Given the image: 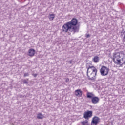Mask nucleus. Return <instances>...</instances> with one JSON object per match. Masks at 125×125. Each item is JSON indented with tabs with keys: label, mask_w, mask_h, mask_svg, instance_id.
<instances>
[{
	"label": "nucleus",
	"mask_w": 125,
	"mask_h": 125,
	"mask_svg": "<svg viewBox=\"0 0 125 125\" xmlns=\"http://www.w3.org/2000/svg\"><path fill=\"white\" fill-rule=\"evenodd\" d=\"M78 24V20L73 18L70 21L65 23L62 27V31L67 33L68 31L73 32V33H78L79 32V27L76 26Z\"/></svg>",
	"instance_id": "nucleus-1"
},
{
	"label": "nucleus",
	"mask_w": 125,
	"mask_h": 125,
	"mask_svg": "<svg viewBox=\"0 0 125 125\" xmlns=\"http://www.w3.org/2000/svg\"><path fill=\"white\" fill-rule=\"evenodd\" d=\"M121 56H123V54L119 52L114 53L113 54V61L115 63L118 64V65L125 64V58L123 57L121 59Z\"/></svg>",
	"instance_id": "nucleus-2"
},
{
	"label": "nucleus",
	"mask_w": 125,
	"mask_h": 125,
	"mask_svg": "<svg viewBox=\"0 0 125 125\" xmlns=\"http://www.w3.org/2000/svg\"><path fill=\"white\" fill-rule=\"evenodd\" d=\"M97 73V69L94 67H89L87 71V75L90 80H93L96 76Z\"/></svg>",
	"instance_id": "nucleus-3"
},
{
	"label": "nucleus",
	"mask_w": 125,
	"mask_h": 125,
	"mask_svg": "<svg viewBox=\"0 0 125 125\" xmlns=\"http://www.w3.org/2000/svg\"><path fill=\"white\" fill-rule=\"evenodd\" d=\"M100 73L102 76H107L109 73V69L106 66H102L100 69Z\"/></svg>",
	"instance_id": "nucleus-4"
},
{
	"label": "nucleus",
	"mask_w": 125,
	"mask_h": 125,
	"mask_svg": "<svg viewBox=\"0 0 125 125\" xmlns=\"http://www.w3.org/2000/svg\"><path fill=\"white\" fill-rule=\"evenodd\" d=\"M92 117V111L87 110V111L85 112L83 114V118L84 119H86L88 120L89 118H91Z\"/></svg>",
	"instance_id": "nucleus-5"
},
{
	"label": "nucleus",
	"mask_w": 125,
	"mask_h": 125,
	"mask_svg": "<svg viewBox=\"0 0 125 125\" xmlns=\"http://www.w3.org/2000/svg\"><path fill=\"white\" fill-rule=\"evenodd\" d=\"M91 102L93 104H97L99 102V98L98 97L94 96L91 99Z\"/></svg>",
	"instance_id": "nucleus-6"
},
{
	"label": "nucleus",
	"mask_w": 125,
	"mask_h": 125,
	"mask_svg": "<svg viewBox=\"0 0 125 125\" xmlns=\"http://www.w3.org/2000/svg\"><path fill=\"white\" fill-rule=\"evenodd\" d=\"M75 95L76 96H78V97H81V96H82V92L81 89H77L75 91Z\"/></svg>",
	"instance_id": "nucleus-7"
},
{
	"label": "nucleus",
	"mask_w": 125,
	"mask_h": 125,
	"mask_svg": "<svg viewBox=\"0 0 125 125\" xmlns=\"http://www.w3.org/2000/svg\"><path fill=\"white\" fill-rule=\"evenodd\" d=\"M35 52H36L35 51V50L31 49L28 51V55L29 56H34V55H35Z\"/></svg>",
	"instance_id": "nucleus-8"
},
{
	"label": "nucleus",
	"mask_w": 125,
	"mask_h": 125,
	"mask_svg": "<svg viewBox=\"0 0 125 125\" xmlns=\"http://www.w3.org/2000/svg\"><path fill=\"white\" fill-rule=\"evenodd\" d=\"M94 96V94H93L92 93H89V92H88L87 93V98H93Z\"/></svg>",
	"instance_id": "nucleus-9"
},
{
	"label": "nucleus",
	"mask_w": 125,
	"mask_h": 125,
	"mask_svg": "<svg viewBox=\"0 0 125 125\" xmlns=\"http://www.w3.org/2000/svg\"><path fill=\"white\" fill-rule=\"evenodd\" d=\"M93 60L95 63H98L99 62V57L98 56H95Z\"/></svg>",
	"instance_id": "nucleus-10"
},
{
	"label": "nucleus",
	"mask_w": 125,
	"mask_h": 125,
	"mask_svg": "<svg viewBox=\"0 0 125 125\" xmlns=\"http://www.w3.org/2000/svg\"><path fill=\"white\" fill-rule=\"evenodd\" d=\"M37 119H43V118H44V116H43V115H42V113H38L37 114Z\"/></svg>",
	"instance_id": "nucleus-11"
},
{
	"label": "nucleus",
	"mask_w": 125,
	"mask_h": 125,
	"mask_svg": "<svg viewBox=\"0 0 125 125\" xmlns=\"http://www.w3.org/2000/svg\"><path fill=\"white\" fill-rule=\"evenodd\" d=\"M99 121V118H98V117H95L93 118L92 122L98 124Z\"/></svg>",
	"instance_id": "nucleus-12"
},
{
	"label": "nucleus",
	"mask_w": 125,
	"mask_h": 125,
	"mask_svg": "<svg viewBox=\"0 0 125 125\" xmlns=\"http://www.w3.org/2000/svg\"><path fill=\"white\" fill-rule=\"evenodd\" d=\"M55 17V15L54 14H49L48 16V18L50 20H53Z\"/></svg>",
	"instance_id": "nucleus-13"
},
{
	"label": "nucleus",
	"mask_w": 125,
	"mask_h": 125,
	"mask_svg": "<svg viewBox=\"0 0 125 125\" xmlns=\"http://www.w3.org/2000/svg\"><path fill=\"white\" fill-rule=\"evenodd\" d=\"M82 124L83 125H89V124H88V121H87V120H86L84 122H82Z\"/></svg>",
	"instance_id": "nucleus-14"
},
{
	"label": "nucleus",
	"mask_w": 125,
	"mask_h": 125,
	"mask_svg": "<svg viewBox=\"0 0 125 125\" xmlns=\"http://www.w3.org/2000/svg\"><path fill=\"white\" fill-rule=\"evenodd\" d=\"M97 125V123L92 121L91 125Z\"/></svg>",
	"instance_id": "nucleus-15"
},
{
	"label": "nucleus",
	"mask_w": 125,
	"mask_h": 125,
	"mask_svg": "<svg viewBox=\"0 0 125 125\" xmlns=\"http://www.w3.org/2000/svg\"><path fill=\"white\" fill-rule=\"evenodd\" d=\"M86 38H89V37H90V34H87L86 36Z\"/></svg>",
	"instance_id": "nucleus-16"
},
{
	"label": "nucleus",
	"mask_w": 125,
	"mask_h": 125,
	"mask_svg": "<svg viewBox=\"0 0 125 125\" xmlns=\"http://www.w3.org/2000/svg\"><path fill=\"white\" fill-rule=\"evenodd\" d=\"M69 78H67L66 79L65 82H69Z\"/></svg>",
	"instance_id": "nucleus-17"
},
{
	"label": "nucleus",
	"mask_w": 125,
	"mask_h": 125,
	"mask_svg": "<svg viewBox=\"0 0 125 125\" xmlns=\"http://www.w3.org/2000/svg\"><path fill=\"white\" fill-rule=\"evenodd\" d=\"M27 76H28V74L27 73L24 74V77H27Z\"/></svg>",
	"instance_id": "nucleus-18"
},
{
	"label": "nucleus",
	"mask_w": 125,
	"mask_h": 125,
	"mask_svg": "<svg viewBox=\"0 0 125 125\" xmlns=\"http://www.w3.org/2000/svg\"><path fill=\"white\" fill-rule=\"evenodd\" d=\"M24 83H26L27 82H26V81H24Z\"/></svg>",
	"instance_id": "nucleus-19"
}]
</instances>
